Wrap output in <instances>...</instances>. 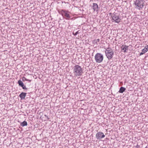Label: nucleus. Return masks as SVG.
<instances>
[{"label":"nucleus","instance_id":"obj_1","mask_svg":"<svg viewBox=\"0 0 148 148\" xmlns=\"http://www.w3.org/2000/svg\"><path fill=\"white\" fill-rule=\"evenodd\" d=\"M83 71L81 67L79 65H75L73 68V73L75 76H81L83 73Z\"/></svg>","mask_w":148,"mask_h":148},{"label":"nucleus","instance_id":"obj_2","mask_svg":"<svg viewBox=\"0 0 148 148\" xmlns=\"http://www.w3.org/2000/svg\"><path fill=\"white\" fill-rule=\"evenodd\" d=\"M144 4L143 0H136L134 3V4L135 5V8L140 10L142 9Z\"/></svg>","mask_w":148,"mask_h":148},{"label":"nucleus","instance_id":"obj_3","mask_svg":"<svg viewBox=\"0 0 148 148\" xmlns=\"http://www.w3.org/2000/svg\"><path fill=\"white\" fill-rule=\"evenodd\" d=\"M109 14L111 16L112 18V22H114L115 23H119L121 20V19L119 17V14L115 12L112 13H110Z\"/></svg>","mask_w":148,"mask_h":148},{"label":"nucleus","instance_id":"obj_4","mask_svg":"<svg viewBox=\"0 0 148 148\" xmlns=\"http://www.w3.org/2000/svg\"><path fill=\"white\" fill-rule=\"evenodd\" d=\"M95 58L97 63H100L103 60V56L102 54L100 53H97L95 56Z\"/></svg>","mask_w":148,"mask_h":148},{"label":"nucleus","instance_id":"obj_5","mask_svg":"<svg viewBox=\"0 0 148 148\" xmlns=\"http://www.w3.org/2000/svg\"><path fill=\"white\" fill-rule=\"evenodd\" d=\"M60 12L62 16H64L67 18H66V19H68V18L70 17V15L69 14L70 12L64 10H62Z\"/></svg>","mask_w":148,"mask_h":148},{"label":"nucleus","instance_id":"obj_6","mask_svg":"<svg viewBox=\"0 0 148 148\" xmlns=\"http://www.w3.org/2000/svg\"><path fill=\"white\" fill-rule=\"evenodd\" d=\"M105 137L103 133L101 132H97L96 135V137L97 139H101Z\"/></svg>","mask_w":148,"mask_h":148},{"label":"nucleus","instance_id":"obj_7","mask_svg":"<svg viewBox=\"0 0 148 148\" xmlns=\"http://www.w3.org/2000/svg\"><path fill=\"white\" fill-rule=\"evenodd\" d=\"M106 55L108 60H110L113 57L114 55L113 52H110L109 53H105Z\"/></svg>","mask_w":148,"mask_h":148},{"label":"nucleus","instance_id":"obj_8","mask_svg":"<svg viewBox=\"0 0 148 148\" xmlns=\"http://www.w3.org/2000/svg\"><path fill=\"white\" fill-rule=\"evenodd\" d=\"M92 8L93 9L94 11H96L97 12H98V5L96 3H93L92 6Z\"/></svg>","mask_w":148,"mask_h":148},{"label":"nucleus","instance_id":"obj_9","mask_svg":"<svg viewBox=\"0 0 148 148\" xmlns=\"http://www.w3.org/2000/svg\"><path fill=\"white\" fill-rule=\"evenodd\" d=\"M26 94L27 93L25 92H22L20 94L19 97L21 98V99H25Z\"/></svg>","mask_w":148,"mask_h":148},{"label":"nucleus","instance_id":"obj_10","mask_svg":"<svg viewBox=\"0 0 148 148\" xmlns=\"http://www.w3.org/2000/svg\"><path fill=\"white\" fill-rule=\"evenodd\" d=\"M121 50L123 51L124 52H125L126 50H128V46L125 45L123 46V45L121 47Z\"/></svg>","mask_w":148,"mask_h":148},{"label":"nucleus","instance_id":"obj_11","mask_svg":"<svg viewBox=\"0 0 148 148\" xmlns=\"http://www.w3.org/2000/svg\"><path fill=\"white\" fill-rule=\"evenodd\" d=\"M125 90L126 89L125 88L121 87L120 88L119 92L120 93H123Z\"/></svg>","mask_w":148,"mask_h":148},{"label":"nucleus","instance_id":"obj_12","mask_svg":"<svg viewBox=\"0 0 148 148\" xmlns=\"http://www.w3.org/2000/svg\"><path fill=\"white\" fill-rule=\"evenodd\" d=\"M27 125V123L25 121H23V122L20 123V125L23 127L26 126Z\"/></svg>","mask_w":148,"mask_h":148},{"label":"nucleus","instance_id":"obj_13","mask_svg":"<svg viewBox=\"0 0 148 148\" xmlns=\"http://www.w3.org/2000/svg\"><path fill=\"white\" fill-rule=\"evenodd\" d=\"M105 53L113 52L112 50L110 47L107 48L105 51Z\"/></svg>","mask_w":148,"mask_h":148},{"label":"nucleus","instance_id":"obj_14","mask_svg":"<svg viewBox=\"0 0 148 148\" xmlns=\"http://www.w3.org/2000/svg\"><path fill=\"white\" fill-rule=\"evenodd\" d=\"M148 51V45L145 47L142 50V51L145 53Z\"/></svg>","mask_w":148,"mask_h":148},{"label":"nucleus","instance_id":"obj_15","mask_svg":"<svg viewBox=\"0 0 148 148\" xmlns=\"http://www.w3.org/2000/svg\"><path fill=\"white\" fill-rule=\"evenodd\" d=\"M18 83L19 84V85L20 86H23L24 84L22 82V81L21 80H19L18 81Z\"/></svg>","mask_w":148,"mask_h":148},{"label":"nucleus","instance_id":"obj_16","mask_svg":"<svg viewBox=\"0 0 148 148\" xmlns=\"http://www.w3.org/2000/svg\"><path fill=\"white\" fill-rule=\"evenodd\" d=\"M99 40H100L99 39H98L97 40H95L93 41V43L94 44H98L99 41Z\"/></svg>","mask_w":148,"mask_h":148},{"label":"nucleus","instance_id":"obj_17","mask_svg":"<svg viewBox=\"0 0 148 148\" xmlns=\"http://www.w3.org/2000/svg\"><path fill=\"white\" fill-rule=\"evenodd\" d=\"M22 80L23 81H29L30 82L31 80H29V79H27L25 77H23L22 78Z\"/></svg>","mask_w":148,"mask_h":148},{"label":"nucleus","instance_id":"obj_18","mask_svg":"<svg viewBox=\"0 0 148 148\" xmlns=\"http://www.w3.org/2000/svg\"><path fill=\"white\" fill-rule=\"evenodd\" d=\"M79 30L77 31V32H76L75 33H73V34L74 36H76L78 34L80 33V32H79Z\"/></svg>","mask_w":148,"mask_h":148},{"label":"nucleus","instance_id":"obj_19","mask_svg":"<svg viewBox=\"0 0 148 148\" xmlns=\"http://www.w3.org/2000/svg\"><path fill=\"white\" fill-rule=\"evenodd\" d=\"M22 87L23 89L24 90H26L27 89V88L24 85V84L23 85V86H21Z\"/></svg>","mask_w":148,"mask_h":148},{"label":"nucleus","instance_id":"obj_20","mask_svg":"<svg viewBox=\"0 0 148 148\" xmlns=\"http://www.w3.org/2000/svg\"><path fill=\"white\" fill-rule=\"evenodd\" d=\"M144 53H144V52L142 51V52L140 53V56H141V55L143 54Z\"/></svg>","mask_w":148,"mask_h":148},{"label":"nucleus","instance_id":"obj_21","mask_svg":"<svg viewBox=\"0 0 148 148\" xmlns=\"http://www.w3.org/2000/svg\"><path fill=\"white\" fill-rule=\"evenodd\" d=\"M136 148H140V146L138 144H137V145L136 146Z\"/></svg>","mask_w":148,"mask_h":148},{"label":"nucleus","instance_id":"obj_22","mask_svg":"<svg viewBox=\"0 0 148 148\" xmlns=\"http://www.w3.org/2000/svg\"><path fill=\"white\" fill-rule=\"evenodd\" d=\"M45 116L48 119H49L48 116H47L46 115H45Z\"/></svg>","mask_w":148,"mask_h":148},{"label":"nucleus","instance_id":"obj_23","mask_svg":"<svg viewBox=\"0 0 148 148\" xmlns=\"http://www.w3.org/2000/svg\"><path fill=\"white\" fill-rule=\"evenodd\" d=\"M145 148H148V147L147 146H146Z\"/></svg>","mask_w":148,"mask_h":148}]
</instances>
